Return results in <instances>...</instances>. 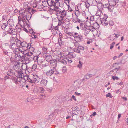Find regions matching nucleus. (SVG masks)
I'll return each instance as SVG.
<instances>
[{"mask_svg":"<svg viewBox=\"0 0 128 128\" xmlns=\"http://www.w3.org/2000/svg\"><path fill=\"white\" fill-rule=\"evenodd\" d=\"M9 47L10 49L13 50H14L18 48L15 43H13L11 44L9 46Z\"/></svg>","mask_w":128,"mask_h":128,"instance_id":"nucleus-15","label":"nucleus"},{"mask_svg":"<svg viewBox=\"0 0 128 128\" xmlns=\"http://www.w3.org/2000/svg\"><path fill=\"white\" fill-rule=\"evenodd\" d=\"M75 37L74 38V40L76 42H80L83 39L82 36L81 35H80L79 36Z\"/></svg>","mask_w":128,"mask_h":128,"instance_id":"nucleus-10","label":"nucleus"},{"mask_svg":"<svg viewBox=\"0 0 128 128\" xmlns=\"http://www.w3.org/2000/svg\"><path fill=\"white\" fill-rule=\"evenodd\" d=\"M17 73H18V74H23V73H22V71L21 70H20L19 71H18L17 72Z\"/></svg>","mask_w":128,"mask_h":128,"instance_id":"nucleus-60","label":"nucleus"},{"mask_svg":"<svg viewBox=\"0 0 128 128\" xmlns=\"http://www.w3.org/2000/svg\"><path fill=\"white\" fill-rule=\"evenodd\" d=\"M46 0V1L45 0L44 2H42V5L44 7H46L48 6V0Z\"/></svg>","mask_w":128,"mask_h":128,"instance_id":"nucleus-27","label":"nucleus"},{"mask_svg":"<svg viewBox=\"0 0 128 128\" xmlns=\"http://www.w3.org/2000/svg\"><path fill=\"white\" fill-rule=\"evenodd\" d=\"M112 79L114 80H118L119 79V78L117 76H113L112 77Z\"/></svg>","mask_w":128,"mask_h":128,"instance_id":"nucleus-53","label":"nucleus"},{"mask_svg":"<svg viewBox=\"0 0 128 128\" xmlns=\"http://www.w3.org/2000/svg\"><path fill=\"white\" fill-rule=\"evenodd\" d=\"M80 27L81 29L83 30H84L86 28V27L85 25L84 24H81L80 26Z\"/></svg>","mask_w":128,"mask_h":128,"instance_id":"nucleus-36","label":"nucleus"},{"mask_svg":"<svg viewBox=\"0 0 128 128\" xmlns=\"http://www.w3.org/2000/svg\"><path fill=\"white\" fill-rule=\"evenodd\" d=\"M66 60L69 63H71L72 62V61L70 58L68 59H66Z\"/></svg>","mask_w":128,"mask_h":128,"instance_id":"nucleus-64","label":"nucleus"},{"mask_svg":"<svg viewBox=\"0 0 128 128\" xmlns=\"http://www.w3.org/2000/svg\"><path fill=\"white\" fill-rule=\"evenodd\" d=\"M101 2H102L104 8H108L110 5V2L108 0H104L103 1Z\"/></svg>","mask_w":128,"mask_h":128,"instance_id":"nucleus-8","label":"nucleus"},{"mask_svg":"<svg viewBox=\"0 0 128 128\" xmlns=\"http://www.w3.org/2000/svg\"><path fill=\"white\" fill-rule=\"evenodd\" d=\"M31 34H32V37L33 39H36L37 38V36L35 35L36 32H34L33 29L29 30Z\"/></svg>","mask_w":128,"mask_h":128,"instance_id":"nucleus-13","label":"nucleus"},{"mask_svg":"<svg viewBox=\"0 0 128 128\" xmlns=\"http://www.w3.org/2000/svg\"><path fill=\"white\" fill-rule=\"evenodd\" d=\"M108 8L109 11L110 12H112L113 11L114 8L112 6L110 5Z\"/></svg>","mask_w":128,"mask_h":128,"instance_id":"nucleus-39","label":"nucleus"},{"mask_svg":"<svg viewBox=\"0 0 128 128\" xmlns=\"http://www.w3.org/2000/svg\"><path fill=\"white\" fill-rule=\"evenodd\" d=\"M37 61H38V62H37V64L39 65H40L41 64H42V61H43V60H38H38H36Z\"/></svg>","mask_w":128,"mask_h":128,"instance_id":"nucleus-52","label":"nucleus"},{"mask_svg":"<svg viewBox=\"0 0 128 128\" xmlns=\"http://www.w3.org/2000/svg\"><path fill=\"white\" fill-rule=\"evenodd\" d=\"M109 24L110 26H113L114 25V22L113 21H111L109 22Z\"/></svg>","mask_w":128,"mask_h":128,"instance_id":"nucleus-56","label":"nucleus"},{"mask_svg":"<svg viewBox=\"0 0 128 128\" xmlns=\"http://www.w3.org/2000/svg\"><path fill=\"white\" fill-rule=\"evenodd\" d=\"M29 76H26L23 77V78L25 81L29 80Z\"/></svg>","mask_w":128,"mask_h":128,"instance_id":"nucleus-45","label":"nucleus"},{"mask_svg":"<svg viewBox=\"0 0 128 128\" xmlns=\"http://www.w3.org/2000/svg\"><path fill=\"white\" fill-rule=\"evenodd\" d=\"M8 34V32H3L2 36L4 37L6 35Z\"/></svg>","mask_w":128,"mask_h":128,"instance_id":"nucleus-61","label":"nucleus"},{"mask_svg":"<svg viewBox=\"0 0 128 128\" xmlns=\"http://www.w3.org/2000/svg\"><path fill=\"white\" fill-rule=\"evenodd\" d=\"M26 56L25 55H23L22 56H21L20 59L23 62L25 61Z\"/></svg>","mask_w":128,"mask_h":128,"instance_id":"nucleus-38","label":"nucleus"},{"mask_svg":"<svg viewBox=\"0 0 128 128\" xmlns=\"http://www.w3.org/2000/svg\"><path fill=\"white\" fill-rule=\"evenodd\" d=\"M48 6L51 9L54 6H56V3L52 0H48Z\"/></svg>","mask_w":128,"mask_h":128,"instance_id":"nucleus-5","label":"nucleus"},{"mask_svg":"<svg viewBox=\"0 0 128 128\" xmlns=\"http://www.w3.org/2000/svg\"><path fill=\"white\" fill-rule=\"evenodd\" d=\"M17 38L16 37H14L13 36H12L10 38V43L11 44L12 43H15L16 41V40H17Z\"/></svg>","mask_w":128,"mask_h":128,"instance_id":"nucleus-16","label":"nucleus"},{"mask_svg":"<svg viewBox=\"0 0 128 128\" xmlns=\"http://www.w3.org/2000/svg\"><path fill=\"white\" fill-rule=\"evenodd\" d=\"M18 23H19L20 21L22 22V20L21 18L19 16L18 17Z\"/></svg>","mask_w":128,"mask_h":128,"instance_id":"nucleus-62","label":"nucleus"},{"mask_svg":"<svg viewBox=\"0 0 128 128\" xmlns=\"http://www.w3.org/2000/svg\"><path fill=\"white\" fill-rule=\"evenodd\" d=\"M14 50V53L16 54H20V52H19V49L17 48Z\"/></svg>","mask_w":128,"mask_h":128,"instance_id":"nucleus-35","label":"nucleus"},{"mask_svg":"<svg viewBox=\"0 0 128 128\" xmlns=\"http://www.w3.org/2000/svg\"><path fill=\"white\" fill-rule=\"evenodd\" d=\"M106 97L107 98L109 97L110 98H112L113 97L110 93H108V94H106Z\"/></svg>","mask_w":128,"mask_h":128,"instance_id":"nucleus-51","label":"nucleus"},{"mask_svg":"<svg viewBox=\"0 0 128 128\" xmlns=\"http://www.w3.org/2000/svg\"><path fill=\"white\" fill-rule=\"evenodd\" d=\"M50 9L56 12V13H59L60 12L61 10L59 9V7L57 6L56 5L52 8H51Z\"/></svg>","mask_w":128,"mask_h":128,"instance_id":"nucleus-12","label":"nucleus"},{"mask_svg":"<svg viewBox=\"0 0 128 128\" xmlns=\"http://www.w3.org/2000/svg\"><path fill=\"white\" fill-rule=\"evenodd\" d=\"M79 42H74V44L75 47L78 48L80 44L78 43Z\"/></svg>","mask_w":128,"mask_h":128,"instance_id":"nucleus-40","label":"nucleus"},{"mask_svg":"<svg viewBox=\"0 0 128 128\" xmlns=\"http://www.w3.org/2000/svg\"><path fill=\"white\" fill-rule=\"evenodd\" d=\"M27 12L24 9H22L19 11L20 15L22 16V18L24 16H26L27 14Z\"/></svg>","mask_w":128,"mask_h":128,"instance_id":"nucleus-11","label":"nucleus"},{"mask_svg":"<svg viewBox=\"0 0 128 128\" xmlns=\"http://www.w3.org/2000/svg\"><path fill=\"white\" fill-rule=\"evenodd\" d=\"M8 26V24L6 23H4L2 24V29L4 30L6 27Z\"/></svg>","mask_w":128,"mask_h":128,"instance_id":"nucleus-37","label":"nucleus"},{"mask_svg":"<svg viewBox=\"0 0 128 128\" xmlns=\"http://www.w3.org/2000/svg\"><path fill=\"white\" fill-rule=\"evenodd\" d=\"M64 17L60 16V17L58 18V21L62 22H64Z\"/></svg>","mask_w":128,"mask_h":128,"instance_id":"nucleus-44","label":"nucleus"},{"mask_svg":"<svg viewBox=\"0 0 128 128\" xmlns=\"http://www.w3.org/2000/svg\"><path fill=\"white\" fill-rule=\"evenodd\" d=\"M20 54H16L15 56V59L17 60H20L21 55Z\"/></svg>","mask_w":128,"mask_h":128,"instance_id":"nucleus-29","label":"nucleus"},{"mask_svg":"<svg viewBox=\"0 0 128 128\" xmlns=\"http://www.w3.org/2000/svg\"><path fill=\"white\" fill-rule=\"evenodd\" d=\"M108 18V16L106 14H104L103 18L102 20H100L101 23L102 25L105 26H108V23L107 22V19Z\"/></svg>","mask_w":128,"mask_h":128,"instance_id":"nucleus-3","label":"nucleus"},{"mask_svg":"<svg viewBox=\"0 0 128 128\" xmlns=\"http://www.w3.org/2000/svg\"><path fill=\"white\" fill-rule=\"evenodd\" d=\"M73 50L74 52H76V53H79L80 52V50L78 49L74 48Z\"/></svg>","mask_w":128,"mask_h":128,"instance_id":"nucleus-47","label":"nucleus"},{"mask_svg":"<svg viewBox=\"0 0 128 128\" xmlns=\"http://www.w3.org/2000/svg\"><path fill=\"white\" fill-rule=\"evenodd\" d=\"M42 63L43 64L42 65V66L43 67H46V68L48 66H48L49 63L46 61H45V60H43V61H42Z\"/></svg>","mask_w":128,"mask_h":128,"instance_id":"nucleus-17","label":"nucleus"},{"mask_svg":"<svg viewBox=\"0 0 128 128\" xmlns=\"http://www.w3.org/2000/svg\"><path fill=\"white\" fill-rule=\"evenodd\" d=\"M33 57H32L31 56V57H30L26 56L25 61H28V62L29 63V62L31 61Z\"/></svg>","mask_w":128,"mask_h":128,"instance_id":"nucleus-28","label":"nucleus"},{"mask_svg":"<svg viewBox=\"0 0 128 128\" xmlns=\"http://www.w3.org/2000/svg\"><path fill=\"white\" fill-rule=\"evenodd\" d=\"M26 55L28 56L32 57H33V59L34 60H38V59L39 58V57L38 56H33V52H30L29 51V52H28L26 54Z\"/></svg>","mask_w":128,"mask_h":128,"instance_id":"nucleus-6","label":"nucleus"},{"mask_svg":"<svg viewBox=\"0 0 128 128\" xmlns=\"http://www.w3.org/2000/svg\"><path fill=\"white\" fill-rule=\"evenodd\" d=\"M90 30H91L89 29H87L86 28V30H84L85 35L86 36L89 33Z\"/></svg>","mask_w":128,"mask_h":128,"instance_id":"nucleus-34","label":"nucleus"},{"mask_svg":"<svg viewBox=\"0 0 128 128\" xmlns=\"http://www.w3.org/2000/svg\"><path fill=\"white\" fill-rule=\"evenodd\" d=\"M80 112V110L77 109V108H76L74 109V110L72 111V113L73 116H74V114L75 115H77Z\"/></svg>","mask_w":128,"mask_h":128,"instance_id":"nucleus-18","label":"nucleus"},{"mask_svg":"<svg viewBox=\"0 0 128 128\" xmlns=\"http://www.w3.org/2000/svg\"><path fill=\"white\" fill-rule=\"evenodd\" d=\"M85 5L86 8H88L89 7H90V3L86 2H85Z\"/></svg>","mask_w":128,"mask_h":128,"instance_id":"nucleus-50","label":"nucleus"},{"mask_svg":"<svg viewBox=\"0 0 128 128\" xmlns=\"http://www.w3.org/2000/svg\"><path fill=\"white\" fill-rule=\"evenodd\" d=\"M79 35H79L78 33L77 32H74V34H73L72 36L74 37V38H75V37H76V36H79Z\"/></svg>","mask_w":128,"mask_h":128,"instance_id":"nucleus-49","label":"nucleus"},{"mask_svg":"<svg viewBox=\"0 0 128 128\" xmlns=\"http://www.w3.org/2000/svg\"><path fill=\"white\" fill-rule=\"evenodd\" d=\"M39 82V79L34 78V82L38 83Z\"/></svg>","mask_w":128,"mask_h":128,"instance_id":"nucleus-58","label":"nucleus"},{"mask_svg":"<svg viewBox=\"0 0 128 128\" xmlns=\"http://www.w3.org/2000/svg\"><path fill=\"white\" fill-rule=\"evenodd\" d=\"M46 74L48 76H50L54 74L56 70L54 67L51 68L50 66H48L45 68Z\"/></svg>","mask_w":128,"mask_h":128,"instance_id":"nucleus-1","label":"nucleus"},{"mask_svg":"<svg viewBox=\"0 0 128 128\" xmlns=\"http://www.w3.org/2000/svg\"><path fill=\"white\" fill-rule=\"evenodd\" d=\"M42 86V87H40L39 88V89L41 93H43L45 90L44 88Z\"/></svg>","mask_w":128,"mask_h":128,"instance_id":"nucleus-43","label":"nucleus"},{"mask_svg":"<svg viewBox=\"0 0 128 128\" xmlns=\"http://www.w3.org/2000/svg\"><path fill=\"white\" fill-rule=\"evenodd\" d=\"M76 12L75 13V14L77 17H78V16L80 14V12L79 11V10L78 6L77 8L76 7Z\"/></svg>","mask_w":128,"mask_h":128,"instance_id":"nucleus-30","label":"nucleus"},{"mask_svg":"<svg viewBox=\"0 0 128 128\" xmlns=\"http://www.w3.org/2000/svg\"><path fill=\"white\" fill-rule=\"evenodd\" d=\"M74 34V32H67L66 33V34H68L70 36H73V34Z\"/></svg>","mask_w":128,"mask_h":128,"instance_id":"nucleus-59","label":"nucleus"},{"mask_svg":"<svg viewBox=\"0 0 128 128\" xmlns=\"http://www.w3.org/2000/svg\"><path fill=\"white\" fill-rule=\"evenodd\" d=\"M33 69L35 70L37 68V65L36 64H34L32 67Z\"/></svg>","mask_w":128,"mask_h":128,"instance_id":"nucleus-55","label":"nucleus"},{"mask_svg":"<svg viewBox=\"0 0 128 128\" xmlns=\"http://www.w3.org/2000/svg\"><path fill=\"white\" fill-rule=\"evenodd\" d=\"M59 14H60V16L65 17L66 14V12L65 10H64L62 12L60 11V12Z\"/></svg>","mask_w":128,"mask_h":128,"instance_id":"nucleus-20","label":"nucleus"},{"mask_svg":"<svg viewBox=\"0 0 128 128\" xmlns=\"http://www.w3.org/2000/svg\"><path fill=\"white\" fill-rule=\"evenodd\" d=\"M32 16V14L30 13H27L26 16H24L22 18V22L24 24L25 22L28 27L30 26V24L29 23V20H30Z\"/></svg>","mask_w":128,"mask_h":128,"instance_id":"nucleus-2","label":"nucleus"},{"mask_svg":"<svg viewBox=\"0 0 128 128\" xmlns=\"http://www.w3.org/2000/svg\"><path fill=\"white\" fill-rule=\"evenodd\" d=\"M12 79L13 81L16 84H17L18 82V80H19L18 79L14 77H12Z\"/></svg>","mask_w":128,"mask_h":128,"instance_id":"nucleus-33","label":"nucleus"},{"mask_svg":"<svg viewBox=\"0 0 128 128\" xmlns=\"http://www.w3.org/2000/svg\"><path fill=\"white\" fill-rule=\"evenodd\" d=\"M43 51L44 52V53L45 54H47L48 53V50L47 48H43L42 49Z\"/></svg>","mask_w":128,"mask_h":128,"instance_id":"nucleus-48","label":"nucleus"},{"mask_svg":"<svg viewBox=\"0 0 128 128\" xmlns=\"http://www.w3.org/2000/svg\"><path fill=\"white\" fill-rule=\"evenodd\" d=\"M90 3L91 5L96 6L97 4V2L96 0H90Z\"/></svg>","mask_w":128,"mask_h":128,"instance_id":"nucleus-22","label":"nucleus"},{"mask_svg":"<svg viewBox=\"0 0 128 128\" xmlns=\"http://www.w3.org/2000/svg\"><path fill=\"white\" fill-rule=\"evenodd\" d=\"M20 62H18L16 63V64L14 65L16 69H18L20 67Z\"/></svg>","mask_w":128,"mask_h":128,"instance_id":"nucleus-32","label":"nucleus"},{"mask_svg":"<svg viewBox=\"0 0 128 128\" xmlns=\"http://www.w3.org/2000/svg\"><path fill=\"white\" fill-rule=\"evenodd\" d=\"M74 86L76 89L78 88L80 86L79 83L77 81H76L74 82Z\"/></svg>","mask_w":128,"mask_h":128,"instance_id":"nucleus-23","label":"nucleus"},{"mask_svg":"<svg viewBox=\"0 0 128 128\" xmlns=\"http://www.w3.org/2000/svg\"><path fill=\"white\" fill-rule=\"evenodd\" d=\"M15 75V74L13 72V70H8V75L10 76H11L13 75Z\"/></svg>","mask_w":128,"mask_h":128,"instance_id":"nucleus-25","label":"nucleus"},{"mask_svg":"<svg viewBox=\"0 0 128 128\" xmlns=\"http://www.w3.org/2000/svg\"><path fill=\"white\" fill-rule=\"evenodd\" d=\"M22 42L21 41L18 40L17 38V40H16V41L15 42V43L17 47H20Z\"/></svg>","mask_w":128,"mask_h":128,"instance_id":"nucleus-21","label":"nucleus"},{"mask_svg":"<svg viewBox=\"0 0 128 128\" xmlns=\"http://www.w3.org/2000/svg\"><path fill=\"white\" fill-rule=\"evenodd\" d=\"M66 71L67 69L66 66H64L63 67L62 70V72L63 73H65L66 72Z\"/></svg>","mask_w":128,"mask_h":128,"instance_id":"nucleus-41","label":"nucleus"},{"mask_svg":"<svg viewBox=\"0 0 128 128\" xmlns=\"http://www.w3.org/2000/svg\"><path fill=\"white\" fill-rule=\"evenodd\" d=\"M118 1L119 0H111L109 2L110 5L112 6L113 7L115 6L117 7L118 5Z\"/></svg>","mask_w":128,"mask_h":128,"instance_id":"nucleus-4","label":"nucleus"},{"mask_svg":"<svg viewBox=\"0 0 128 128\" xmlns=\"http://www.w3.org/2000/svg\"><path fill=\"white\" fill-rule=\"evenodd\" d=\"M48 83V81L46 79L42 80L40 82V86L42 87L46 86Z\"/></svg>","mask_w":128,"mask_h":128,"instance_id":"nucleus-9","label":"nucleus"},{"mask_svg":"<svg viewBox=\"0 0 128 128\" xmlns=\"http://www.w3.org/2000/svg\"><path fill=\"white\" fill-rule=\"evenodd\" d=\"M29 46V44H28L26 42H22L20 48L22 47L24 48V49L26 50L28 49Z\"/></svg>","mask_w":128,"mask_h":128,"instance_id":"nucleus-7","label":"nucleus"},{"mask_svg":"<svg viewBox=\"0 0 128 128\" xmlns=\"http://www.w3.org/2000/svg\"><path fill=\"white\" fill-rule=\"evenodd\" d=\"M30 50L29 51L33 52L34 51V48L33 47L31 46H30L29 47H28V48Z\"/></svg>","mask_w":128,"mask_h":128,"instance_id":"nucleus-42","label":"nucleus"},{"mask_svg":"<svg viewBox=\"0 0 128 128\" xmlns=\"http://www.w3.org/2000/svg\"><path fill=\"white\" fill-rule=\"evenodd\" d=\"M92 27L94 29L96 30L99 28L100 26L98 23L96 22L94 23Z\"/></svg>","mask_w":128,"mask_h":128,"instance_id":"nucleus-24","label":"nucleus"},{"mask_svg":"<svg viewBox=\"0 0 128 128\" xmlns=\"http://www.w3.org/2000/svg\"><path fill=\"white\" fill-rule=\"evenodd\" d=\"M79 50H84V47L79 46L78 48Z\"/></svg>","mask_w":128,"mask_h":128,"instance_id":"nucleus-57","label":"nucleus"},{"mask_svg":"<svg viewBox=\"0 0 128 128\" xmlns=\"http://www.w3.org/2000/svg\"><path fill=\"white\" fill-rule=\"evenodd\" d=\"M58 61H56L57 62H60L62 64H64V65H66L67 63V61L64 59H58Z\"/></svg>","mask_w":128,"mask_h":128,"instance_id":"nucleus-14","label":"nucleus"},{"mask_svg":"<svg viewBox=\"0 0 128 128\" xmlns=\"http://www.w3.org/2000/svg\"><path fill=\"white\" fill-rule=\"evenodd\" d=\"M58 43L60 46L62 45V42L61 38H59Z\"/></svg>","mask_w":128,"mask_h":128,"instance_id":"nucleus-46","label":"nucleus"},{"mask_svg":"<svg viewBox=\"0 0 128 128\" xmlns=\"http://www.w3.org/2000/svg\"><path fill=\"white\" fill-rule=\"evenodd\" d=\"M23 75V74H18L16 76V77L18 79H20V80H18V82H20L23 79V77H22V76Z\"/></svg>","mask_w":128,"mask_h":128,"instance_id":"nucleus-26","label":"nucleus"},{"mask_svg":"<svg viewBox=\"0 0 128 128\" xmlns=\"http://www.w3.org/2000/svg\"><path fill=\"white\" fill-rule=\"evenodd\" d=\"M92 75V74H87L86 75L84 76V78L83 79V80H85V79L87 80L89 79L91 77Z\"/></svg>","mask_w":128,"mask_h":128,"instance_id":"nucleus-31","label":"nucleus"},{"mask_svg":"<svg viewBox=\"0 0 128 128\" xmlns=\"http://www.w3.org/2000/svg\"><path fill=\"white\" fill-rule=\"evenodd\" d=\"M14 32L13 31V30H12L11 32H9V34H11L12 35H14L16 34V32H15V33H14Z\"/></svg>","mask_w":128,"mask_h":128,"instance_id":"nucleus-54","label":"nucleus"},{"mask_svg":"<svg viewBox=\"0 0 128 128\" xmlns=\"http://www.w3.org/2000/svg\"><path fill=\"white\" fill-rule=\"evenodd\" d=\"M46 59L45 61H46L48 62H51L52 61V56L50 55H48L46 57Z\"/></svg>","mask_w":128,"mask_h":128,"instance_id":"nucleus-19","label":"nucleus"},{"mask_svg":"<svg viewBox=\"0 0 128 128\" xmlns=\"http://www.w3.org/2000/svg\"><path fill=\"white\" fill-rule=\"evenodd\" d=\"M118 68H116L114 69L112 71V72H118Z\"/></svg>","mask_w":128,"mask_h":128,"instance_id":"nucleus-63","label":"nucleus"}]
</instances>
